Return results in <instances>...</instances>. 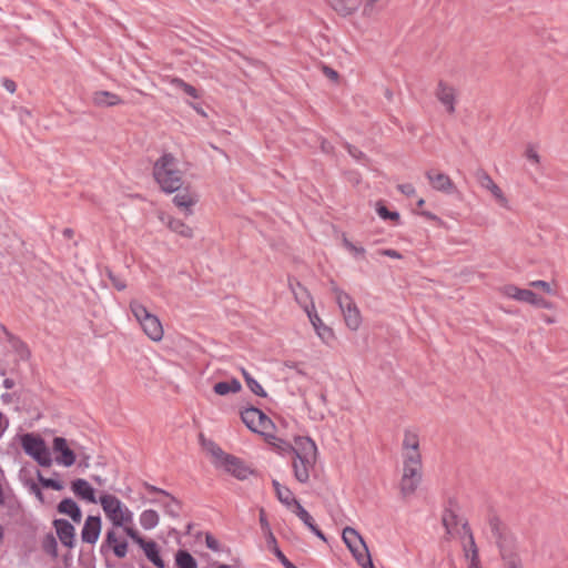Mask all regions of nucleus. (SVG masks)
Here are the masks:
<instances>
[{
  "label": "nucleus",
  "instance_id": "nucleus-1",
  "mask_svg": "<svg viewBox=\"0 0 568 568\" xmlns=\"http://www.w3.org/2000/svg\"><path fill=\"white\" fill-rule=\"evenodd\" d=\"M285 444L288 452L294 455L293 470L296 480L305 484L310 479V470L314 468L317 459V447L310 437H295V445H291L285 440H280Z\"/></svg>",
  "mask_w": 568,
  "mask_h": 568
},
{
  "label": "nucleus",
  "instance_id": "nucleus-2",
  "mask_svg": "<svg viewBox=\"0 0 568 568\" xmlns=\"http://www.w3.org/2000/svg\"><path fill=\"white\" fill-rule=\"evenodd\" d=\"M488 525L496 545L499 548L505 568H524L519 556L515 551L514 536L493 510L488 514Z\"/></svg>",
  "mask_w": 568,
  "mask_h": 568
},
{
  "label": "nucleus",
  "instance_id": "nucleus-3",
  "mask_svg": "<svg viewBox=\"0 0 568 568\" xmlns=\"http://www.w3.org/2000/svg\"><path fill=\"white\" fill-rule=\"evenodd\" d=\"M153 176L165 193H174L182 189V172L178 169V160L172 153H164L155 161Z\"/></svg>",
  "mask_w": 568,
  "mask_h": 568
},
{
  "label": "nucleus",
  "instance_id": "nucleus-4",
  "mask_svg": "<svg viewBox=\"0 0 568 568\" xmlns=\"http://www.w3.org/2000/svg\"><path fill=\"white\" fill-rule=\"evenodd\" d=\"M207 449L216 459V465L223 467L227 473L232 474L235 478L244 480L253 470L245 465L239 457L223 452L215 443L209 442Z\"/></svg>",
  "mask_w": 568,
  "mask_h": 568
},
{
  "label": "nucleus",
  "instance_id": "nucleus-5",
  "mask_svg": "<svg viewBox=\"0 0 568 568\" xmlns=\"http://www.w3.org/2000/svg\"><path fill=\"white\" fill-rule=\"evenodd\" d=\"M343 540L353 554L357 564L363 568H375L371 558V554L363 537L353 527L343 529Z\"/></svg>",
  "mask_w": 568,
  "mask_h": 568
},
{
  "label": "nucleus",
  "instance_id": "nucleus-6",
  "mask_svg": "<svg viewBox=\"0 0 568 568\" xmlns=\"http://www.w3.org/2000/svg\"><path fill=\"white\" fill-rule=\"evenodd\" d=\"M130 308L142 327L143 332L154 342H159L163 337V327L154 314L150 313L144 305L133 301Z\"/></svg>",
  "mask_w": 568,
  "mask_h": 568
},
{
  "label": "nucleus",
  "instance_id": "nucleus-7",
  "mask_svg": "<svg viewBox=\"0 0 568 568\" xmlns=\"http://www.w3.org/2000/svg\"><path fill=\"white\" fill-rule=\"evenodd\" d=\"M332 292L335 295L336 303L338 304L344 316L345 324L352 331H357L362 324V316L358 307L353 298L342 291L334 281H331Z\"/></svg>",
  "mask_w": 568,
  "mask_h": 568
},
{
  "label": "nucleus",
  "instance_id": "nucleus-8",
  "mask_svg": "<svg viewBox=\"0 0 568 568\" xmlns=\"http://www.w3.org/2000/svg\"><path fill=\"white\" fill-rule=\"evenodd\" d=\"M99 503L113 526L123 527L132 521V513L123 506L116 496L103 494L100 496Z\"/></svg>",
  "mask_w": 568,
  "mask_h": 568
},
{
  "label": "nucleus",
  "instance_id": "nucleus-9",
  "mask_svg": "<svg viewBox=\"0 0 568 568\" xmlns=\"http://www.w3.org/2000/svg\"><path fill=\"white\" fill-rule=\"evenodd\" d=\"M21 446L24 453L31 456L40 466H51V454L40 436L30 433L24 434L21 437Z\"/></svg>",
  "mask_w": 568,
  "mask_h": 568
},
{
  "label": "nucleus",
  "instance_id": "nucleus-10",
  "mask_svg": "<svg viewBox=\"0 0 568 568\" xmlns=\"http://www.w3.org/2000/svg\"><path fill=\"white\" fill-rule=\"evenodd\" d=\"M504 294L519 302H525L540 308H551V303L541 296H538L530 290L519 288L515 285H506Z\"/></svg>",
  "mask_w": 568,
  "mask_h": 568
},
{
  "label": "nucleus",
  "instance_id": "nucleus-11",
  "mask_svg": "<svg viewBox=\"0 0 568 568\" xmlns=\"http://www.w3.org/2000/svg\"><path fill=\"white\" fill-rule=\"evenodd\" d=\"M422 480V463L417 465L404 464V473L400 480L403 496L415 493Z\"/></svg>",
  "mask_w": 568,
  "mask_h": 568
},
{
  "label": "nucleus",
  "instance_id": "nucleus-12",
  "mask_svg": "<svg viewBox=\"0 0 568 568\" xmlns=\"http://www.w3.org/2000/svg\"><path fill=\"white\" fill-rule=\"evenodd\" d=\"M52 449L55 454V462L65 467H70L75 463V453L68 446V442L63 437H54Z\"/></svg>",
  "mask_w": 568,
  "mask_h": 568
},
{
  "label": "nucleus",
  "instance_id": "nucleus-13",
  "mask_svg": "<svg viewBox=\"0 0 568 568\" xmlns=\"http://www.w3.org/2000/svg\"><path fill=\"white\" fill-rule=\"evenodd\" d=\"M462 530H463V536H460V539H462V544H463V551H464L465 558L469 562L479 560L478 547L475 542L473 531H471L467 520L462 523Z\"/></svg>",
  "mask_w": 568,
  "mask_h": 568
},
{
  "label": "nucleus",
  "instance_id": "nucleus-14",
  "mask_svg": "<svg viewBox=\"0 0 568 568\" xmlns=\"http://www.w3.org/2000/svg\"><path fill=\"white\" fill-rule=\"evenodd\" d=\"M457 510H458V503L455 498L450 497L447 500V505L445 506L443 516H442V524L445 527L446 535H447L446 539H449V537L453 535V530L459 524Z\"/></svg>",
  "mask_w": 568,
  "mask_h": 568
},
{
  "label": "nucleus",
  "instance_id": "nucleus-15",
  "mask_svg": "<svg viewBox=\"0 0 568 568\" xmlns=\"http://www.w3.org/2000/svg\"><path fill=\"white\" fill-rule=\"evenodd\" d=\"M426 178L428 179L433 189H435L436 191L446 194H452L457 191L452 179L445 173H440L435 170H429L426 172Z\"/></svg>",
  "mask_w": 568,
  "mask_h": 568
},
{
  "label": "nucleus",
  "instance_id": "nucleus-16",
  "mask_svg": "<svg viewBox=\"0 0 568 568\" xmlns=\"http://www.w3.org/2000/svg\"><path fill=\"white\" fill-rule=\"evenodd\" d=\"M100 516H88L81 530V539L87 544H95L101 534Z\"/></svg>",
  "mask_w": 568,
  "mask_h": 568
},
{
  "label": "nucleus",
  "instance_id": "nucleus-17",
  "mask_svg": "<svg viewBox=\"0 0 568 568\" xmlns=\"http://www.w3.org/2000/svg\"><path fill=\"white\" fill-rule=\"evenodd\" d=\"M53 527L61 544L68 548H73L75 544V529L67 519H54Z\"/></svg>",
  "mask_w": 568,
  "mask_h": 568
},
{
  "label": "nucleus",
  "instance_id": "nucleus-18",
  "mask_svg": "<svg viewBox=\"0 0 568 568\" xmlns=\"http://www.w3.org/2000/svg\"><path fill=\"white\" fill-rule=\"evenodd\" d=\"M475 176L477 179V182L480 184L481 187L487 189L491 192V194L495 196V199L499 202L500 205L506 206L507 205V199L504 195L500 187L493 181L490 175L483 169H478L475 173Z\"/></svg>",
  "mask_w": 568,
  "mask_h": 568
},
{
  "label": "nucleus",
  "instance_id": "nucleus-19",
  "mask_svg": "<svg viewBox=\"0 0 568 568\" xmlns=\"http://www.w3.org/2000/svg\"><path fill=\"white\" fill-rule=\"evenodd\" d=\"M436 98L446 106L448 113L455 112V90L444 81H439L435 91Z\"/></svg>",
  "mask_w": 568,
  "mask_h": 568
},
{
  "label": "nucleus",
  "instance_id": "nucleus-20",
  "mask_svg": "<svg viewBox=\"0 0 568 568\" xmlns=\"http://www.w3.org/2000/svg\"><path fill=\"white\" fill-rule=\"evenodd\" d=\"M71 489L79 498L92 504L98 503L93 487L85 479L78 478L73 480L71 483Z\"/></svg>",
  "mask_w": 568,
  "mask_h": 568
},
{
  "label": "nucleus",
  "instance_id": "nucleus-21",
  "mask_svg": "<svg viewBox=\"0 0 568 568\" xmlns=\"http://www.w3.org/2000/svg\"><path fill=\"white\" fill-rule=\"evenodd\" d=\"M305 310L307 312V315H308V318H310L312 325L314 326V328H315L317 335L321 337V339L327 343L331 338H333L334 333H333L332 328H329L322 322L321 317L317 315V313L314 310V305H312V311L308 310L307 306H305Z\"/></svg>",
  "mask_w": 568,
  "mask_h": 568
},
{
  "label": "nucleus",
  "instance_id": "nucleus-22",
  "mask_svg": "<svg viewBox=\"0 0 568 568\" xmlns=\"http://www.w3.org/2000/svg\"><path fill=\"white\" fill-rule=\"evenodd\" d=\"M294 514L304 523V525L320 539L326 541V537L323 531L317 527L314 523L313 517L310 513L301 505V503H296V508L293 509Z\"/></svg>",
  "mask_w": 568,
  "mask_h": 568
},
{
  "label": "nucleus",
  "instance_id": "nucleus-23",
  "mask_svg": "<svg viewBox=\"0 0 568 568\" xmlns=\"http://www.w3.org/2000/svg\"><path fill=\"white\" fill-rule=\"evenodd\" d=\"M57 509L60 514L69 516L77 524L82 519V511L72 498H63L58 504Z\"/></svg>",
  "mask_w": 568,
  "mask_h": 568
},
{
  "label": "nucleus",
  "instance_id": "nucleus-24",
  "mask_svg": "<svg viewBox=\"0 0 568 568\" xmlns=\"http://www.w3.org/2000/svg\"><path fill=\"white\" fill-rule=\"evenodd\" d=\"M140 547L143 549L146 558L158 568H164L165 564L160 555V549L154 540H144Z\"/></svg>",
  "mask_w": 568,
  "mask_h": 568
},
{
  "label": "nucleus",
  "instance_id": "nucleus-25",
  "mask_svg": "<svg viewBox=\"0 0 568 568\" xmlns=\"http://www.w3.org/2000/svg\"><path fill=\"white\" fill-rule=\"evenodd\" d=\"M105 545L111 547L113 554L118 558H124L128 554V542L125 540L119 541L114 529H110L105 535Z\"/></svg>",
  "mask_w": 568,
  "mask_h": 568
},
{
  "label": "nucleus",
  "instance_id": "nucleus-26",
  "mask_svg": "<svg viewBox=\"0 0 568 568\" xmlns=\"http://www.w3.org/2000/svg\"><path fill=\"white\" fill-rule=\"evenodd\" d=\"M272 485L274 487L275 494L280 503L285 505L286 507H294L296 508V503H300L293 495L292 490L281 485L276 479L272 480Z\"/></svg>",
  "mask_w": 568,
  "mask_h": 568
},
{
  "label": "nucleus",
  "instance_id": "nucleus-27",
  "mask_svg": "<svg viewBox=\"0 0 568 568\" xmlns=\"http://www.w3.org/2000/svg\"><path fill=\"white\" fill-rule=\"evenodd\" d=\"M197 202V196L194 193L189 192L187 189H184L183 192H179L173 197V203L184 210L185 214L189 215L192 213L191 207Z\"/></svg>",
  "mask_w": 568,
  "mask_h": 568
},
{
  "label": "nucleus",
  "instance_id": "nucleus-28",
  "mask_svg": "<svg viewBox=\"0 0 568 568\" xmlns=\"http://www.w3.org/2000/svg\"><path fill=\"white\" fill-rule=\"evenodd\" d=\"M363 0H329V4L338 14L346 17L355 12Z\"/></svg>",
  "mask_w": 568,
  "mask_h": 568
},
{
  "label": "nucleus",
  "instance_id": "nucleus-29",
  "mask_svg": "<svg viewBox=\"0 0 568 568\" xmlns=\"http://www.w3.org/2000/svg\"><path fill=\"white\" fill-rule=\"evenodd\" d=\"M92 100L97 106H114L123 102L118 94L109 91L94 92Z\"/></svg>",
  "mask_w": 568,
  "mask_h": 568
},
{
  "label": "nucleus",
  "instance_id": "nucleus-30",
  "mask_svg": "<svg viewBox=\"0 0 568 568\" xmlns=\"http://www.w3.org/2000/svg\"><path fill=\"white\" fill-rule=\"evenodd\" d=\"M213 389L217 395L224 396L229 393L240 392L242 389V385L236 378H233L231 381L216 383Z\"/></svg>",
  "mask_w": 568,
  "mask_h": 568
},
{
  "label": "nucleus",
  "instance_id": "nucleus-31",
  "mask_svg": "<svg viewBox=\"0 0 568 568\" xmlns=\"http://www.w3.org/2000/svg\"><path fill=\"white\" fill-rule=\"evenodd\" d=\"M168 227L172 232H174L185 239L193 237V230L179 219L170 217L168 221Z\"/></svg>",
  "mask_w": 568,
  "mask_h": 568
},
{
  "label": "nucleus",
  "instance_id": "nucleus-32",
  "mask_svg": "<svg viewBox=\"0 0 568 568\" xmlns=\"http://www.w3.org/2000/svg\"><path fill=\"white\" fill-rule=\"evenodd\" d=\"M175 564L178 568H197V562L194 557L184 549L176 551Z\"/></svg>",
  "mask_w": 568,
  "mask_h": 568
},
{
  "label": "nucleus",
  "instance_id": "nucleus-33",
  "mask_svg": "<svg viewBox=\"0 0 568 568\" xmlns=\"http://www.w3.org/2000/svg\"><path fill=\"white\" fill-rule=\"evenodd\" d=\"M256 414H257L256 407H248L241 413L242 422L247 426L248 429H251L254 433H257Z\"/></svg>",
  "mask_w": 568,
  "mask_h": 568
},
{
  "label": "nucleus",
  "instance_id": "nucleus-34",
  "mask_svg": "<svg viewBox=\"0 0 568 568\" xmlns=\"http://www.w3.org/2000/svg\"><path fill=\"white\" fill-rule=\"evenodd\" d=\"M141 526L149 530L154 528L159 524V515L153 509H146L140 515Z\"/></svg>",
  "mask_w": 568,
  "mask_h": 568
},
{
  "label": "nucleus",
  "instance_id": "nucleus-35",
  "mask_svg": "<svg viewBox=\"0 0 568 568\" xmlns=\"http://www.w3.org/2000/svg\"><path fill=\"white\" fill-rule=\"evenodd\" d=\"M165 497L170 499L166 503L162 501L165 514L173 518H178L180 516V511L182 509V503L180 500H178L175 497H173L171 494H170V496H165Z\"/></svg>",
  "mask_w": 568,
  "mask_h": 568
},
{
  "label": "nucleus",
  "instance_id": "nucleus-36",
  "mask_svg": "<svg viewBox=\"0 0 568 568\" xmlns=\"http://www.w3.org/2000/svg\"><path fill=\"white\" fill-rule=\"evenodd\" d=\"M376 212L383 220H390L396 224H398L400 221L399 213L396 211H389L382 201L376 203Z\"/></svg>",
  "mask_w": 568,
  "mask_h": 568
},
{
  "label": "nucleus",
  "instance_id": "nucleus-37",
  "mask_svg": "<svg viewBox=\"0 0 568 568\" xmlns=\"http://www.w3.org/2000/svg\"><path fill=\"white\" fill-rule=\"evenodd\" d=\"M171 83H172V85L182 90L185 94L192 97L193 99L200 98L197 89L194 88L193 85L186 83L184 80H182L180 78H173L171 80Z\"/></svg>",
  "mask_w": 568,
  "mask_h": 568
},
{
  "label": "nucleus",
  "instance_id": "nucleus-38",
  "mask_svg": "<svg viewBox=\"0 0 568 568\" xmlns=\"http://www.w3.org/2000/svg\"><path fill=\"white\" fill-rule=\"evenodd\" d=\"M257 433L267 436V429L273 428L274 424L270 417H267L261 409L257 408Z\"/></svg>",
  "mask_w": 568,
  "mask_h": 568
},
{
  "label": "nucleus",
  "instance_id": "nucleus-39",
  "mask_svg": "<svg viewBox=\"0 0 568 568\" xmlns=\"http://www.w3.org/2000/svg\"><path fill=\"white\" fill-rule=\"evenodd\" d=\"M42 549L44 552L52 556L53 558L58 557V542H57L55 537L52 534H48L43 538Z\"/></svg>",
  "mask_w": 568,
  "mask_h": 568
},
{
  "label": "nucleus",
  "instance_id": "nucleus-40",
  "mask_svg": "<svg viewBox=\"0 0 568 568\" xmlns=\"http://www.w3.org/2000/svg\"><path fill=\"white\" fill-rule=\"evenodd\" d=\"M37 477L43 488H50V489H54V490L63 489V484L61 481L53 479V478L43 477V475L41 474L40 470H38Z\"/></svg>",
  "mask_w": 568,
  "mask_h": 568
},
{
  "label": "nucleus",
  "instance_id": "nucleus-41",
  "mask_svg": "<svg viewBox=\"0 0 568 568\" xmlns=\"http://www.w3.org/2000/svg\"><path fill=\"white\" fill-rule=\"evenodd\" d=\"M290 287H291L296 301L300 304L305 303L306 300L310 297L308 292L300 282H296L295 285L290 283Z\"/></svg>",
  "mask_w": 568,
  "mask_h": 568
},
{
  "label": "nucleus",
  "instance_id": "nucleus-42",
  "mask_svg": "<svg viewBox=\"0 0 568 568\" xmlns=\"http://www.w3.org/2000/svg\"><path fill=\"white\" fill-rule=\"evenodd\" d=\"M403 448L419 449L418 435L410 430H405L403 439Z\"/></svg>",
  "mask_w": 568,
  "mask_h": 568
},
{
  "label": "nucleus",
  "instance_id": "nucleus-43",
  "mask_svg": "<svg viewBox=\"0 0 568 568\" xmlns=\"http://www.w3.org/2000/svg\"><path fill=\"white\" fill-rule=\"evenodd\" d=\"M404 452V464L417 465L422 463V455L419 449L403 448Z\"/></svg>",
  "mask_w": 568,
  "mask_h": 568
},
{
  "label": "nucleus",
  "instance_id": "nucleus-44",
  "mask_svg": "<svg viewBox=\"0 0 568 568\" xmlns=\"http://www.w3.org/2000/svg\"><path fill=\"white\" fill-rule=\"evenodd\" d=\"M246 386L250 388V390H251L253 394H255V395H257V396H260V397H266V396H267V394H266V392L264 390V388H263V387L261 386V384H260L256 379H254V378L248 379V381H247Z\"/></svg>",
  "mask_w": 568,
  "mask_h": 568
},
{
  "label": "nucleus",
  "instance_id": "nucleus-45",
  "mask_svg": "<svg viewBox=\"0 0 568 568\" xmlns=\"http://www.w3.org/2000/svg\"><path fill=\"white\" fill-rule=\"evenodd\" d=\"M108 277L110 278L112 285L118 291H123L126 287L125 281L115 275L111 270L106 271Z\"/></svg>",
  "mask_w": 568,
  "mask_h": 568
},
{
  "label": "nucleus",
  "instance_id": "nucleus-46",
  "mask_svg": "<svg viewBox=\"0 0 568 568\" xmlns=\"http://www.w3.org/2000/svg\"><path fill=\"white\" fill-rule=\"evenodd\" d=\"M343 244L344 246L352 253L356 254V255H364L365 254V248L363 246H356L354 245L351 241L347 240L346 236L343 237Z\"/></svg>",
  "mask_w": 568,
  "mask_h": 568
},
{
  "label": "nucleus",
  "instance_id": "nucleus-47",
  "mask_svg": "<svg viewBox=\"0 0 568 568\" xmlns=\"http://www.w3.org/2000/svg\"><path fill=\"white\" fill-rule=\"evenodd\" d=\"M125 534L139 546L144 542V538L139 534V531L131 527H124Z\"/></svg>",
  "mask_w": 568,
  "mask_h": 568
},
{
  "label": "nucleus",
  "instance_id": "nucleus-48",
  "mask_svg": "<svg viewBox=\"0 0 568 568\" xmlns=\"http://www.w3.org/2000/svg\"><path fill=\"white\" fill-rule=\"evenodd\" d=\"M530 286L540 288L547 294H554V290L551 288L550 284L546 281H541V280L532 281V282H530Z\"/></svg>",
  "mask_w": 568,
  "mask_h": 568
},
{
  "label": "nucleus",
  "instance_id": "nucleus-49",
  "mask_svg": "<svg viewBox=\"0 0 568 568\" xmlns=\"http://www.w3.org/2000/svg\"><path fill=\"white\" fill-rule=\"evenodd\" d=\"M274 554L285 568H298L292 564L277 547L274 548Z\"/></svg>",
  "mask_w": 568,
  "mask_h": 568
},
{
  "label": "nucleus",
  "instance_id": "nucleus-50",
  "mask_svg": "<svg viewBox=\"0 0 568 568\" xmlns=\"http://www.w3.org/2000/svg\"><path fill=\"white\" fill-rule=\"evenodd\" d=\"M345 148H346L347 152L349 153V155L353 156L354 159L362 160L365 158V154L361 150H358L356 146H354L349 143H345Z\"/></svg>",
  "mask_w": 568,
  "mask_h": 568
},
{
  "label": "nucleus",
  "instance_id": "nucleus-51",
  "mask_svg": "<svg viewBox=\"0 0 568 568\" xmlns=\"http://www.w3.org/2000/svg\"><path fill=\"white\" fill-rule=\"evenodd\" d=\"M322 71L325 74V77L328 78L333 82H336L339 78L338 72L328 65H323Z\"/></svg>",
  "mask_w": 568,
  "mask_h": 568
},
{
  "label": "nucleus",
  "instance_id": "nucleus-52",
  "mask_svg": "<svg viewBox=\"0 0 568 568\" xmlns=\"http://www.w3.org/2000/svg\"><path fill=\"white\" fill-rule=\"evenodd\" d=\"M397 189L406 196H413L416 193L414 185L410 183L398 184Z\"/></svg>",
  "mask_w": 568,
  "mask_h": 568
},
{
  "label": "nucleus",
  "instance_id": "nucleus-53",
  "mask_svg": "<svg viewBox=\"0 0 568 568\" xmlns=\"http://www.w3.org/2000/svg\"><path fill=\"white\" fill-rule=\"evenodd\" d=\"M205 544H206L207 548H210L214 551L219 550V548H220L219 541L212 535H206Z\"/></svg>",
  "mask_w": 568,
  "mask_h": 568
},
{
  "label": "nucleus",
  "instance_id": "nucleus-54",
  "mask_svg": "<svg viewBox=\"0 0 568 568\" xmlns=\"http://www.w3.org/2000/svg\"><path fill=\"white\" fill-rule=\"evenodd\" d=\"M2 85H3V88H4L8 92H10V93H14V92H16V90H17V84H16V82H14L13 80H11V79H8V78H4V79L2 80Z\"/></svg>",
  "mask_w": 568,
  "mask_h": 568
},
{
  "label": "nucleus",
  "instance_id": "nucleus-55",
  "mask_svg": "<svg viewBox=\"0 0 568 568\" xmlns=\"http://www.w3.org/2000/svg\"><path fill=\"white\" fill-rule=\"evenodd\" d=\"M379 254L384 255V256L392 257V258H402V254L398 251L393 250V248L381 250Z\"/></svg>",
  "mask_w": 568,
  "mask_h": 568
},
{
  "label": "nucleus",
  "instance_id": "nucleus-56",
  "mask_svg": "<svg viewBox=\"0 0 568 568\" xmlns=\"http://www.w3.org/2000/svg\"><path fill=\"white\" fill-rule=\"evenodd\" d=\"M144 487H145V488H146V490H148L149 493H151V494H161V495H163V496H170V493H168V491H165V490H163V489H161V488H158V487H155V486H153V485H150V484H148V483H144Z\"/></svg>",
  "mask_w": 568,
  "mask_h": 568
},
{
  "label": "nucleus",
  "instance_id": "nucleus-57",
  "mask_svg": "<svg viewBox=\"0 0 568 568\" xmlns=\"http://www.w3.org/2000/svg\"><path fill=\"white\" fill-rule=\"evenodd\" d=\"M526 156L529 161H532L535 163H539V155L538 153L532 149L528 148L526 151Z\"/></svg>",
  "mask_w": 568,
  "mask_h": 568
},
{
  "label": "nucleus",
  "instance_id": "nucleus-58",
  "mask_svg": "<svg viewBox=\"0 0 568 568\" xmlns=\"http://www.w3.org/2000/svg\"><path fill=\"white\" fill-rule=\"evenodd\" d=\"M260 524L263 530H270V525L263 508L260 510Z\"/></svg>",
  "mask_w": 568,
  "mask_h": 568
},
{
  "label": "nucleus",
  "instance_id": "nucleus-59",
  "mask_svg": "<svg viewBox=\"0 0 568 568\" xmlns=\"http://www.w3.org/2000/svg\"><path fill=\"white\" fill-rule=\"evenodd\" d=\"M31 491L36 495L40 503H44V496L37 484L31 485Z\"/></svg>",
  "mask_w": 568,
  "mask_h": 568
},
{
  "label": "nucleus",
  "instance_id": "nucleus-60",
  "mask_svg": "<svg viewBox=\"0 0 568 568\" xmlns=\"http://www.w3.org/2000/svg\"><path fill=\"white\" fill-rule=\"evenodd\" d=\"M364 1V10H363V13L368 16L371 14L373 8H374V4L377 0H363Z\"/></svg>",
  "mask_w": 568,
  "mask_h": 568
},
{
  "label": "nucleus",
  "instance_id": "nucleus-61",
  "mask_svg": "<svg viewBox=\"0 0 568 568\" xmlns=\"http://www.w3.org/2000/svg\"><path fill=\"white\" fill-rule=\"evenodd\" d=\"M321 149L324 153H327V154H331L334 151V146L326 140L322 141Z\"/></svg>",
  "mask_w": 568,
  "mask_h": 568
},
{
  "label": "nucleus",
  "instance_id": "nucleus-62",
  "mask_svg": "<svg viewBox=\"0 0 568 568\" xmlns=\"http://www.w3.org/2000/svg\"><path fill=\"white\" fill-rule=\"evenodd\" d=\"M419 214L423 215L424 217H426L427 220L435 221L438 223L442 222V220L437 215H435L434 213H432L429 211H422Z\"/></svg>",
  "mask_w": 568,
  "mask_h": 568
},
{
  "label": "nucleus",
  "instance_id": "nucleus-63",
  "mask_svg": "<svg viewBox=\"0 0 568 568\" xmlns=\"http://www.w3.org/2000/svg\"><path fill=\"white\" fill-rule=\"evenodd\" d=\"M190 105L196 111V113H199L200 115L206 118L207 114L206 112L204 111V109L202 108L201 104L199 103H190Z\"/></svg>",
  "mask_w": 568,
  "mask_h": 568
},
{
  "label": "nucleus",
  "instance_id": "nucleus-64",
  "mask_svg": "<svg viewBox=\"0 0 568 568\" xmlns=\"http://www.w3.org/2000/svg\"><path fill=\"white\" fill-rule=\"evenodd\" d=\"M271 438H272V439H274V440L276 442V443H273V445H274V446H276V447H277V448H280V449H283V450H287V452H288V449H287L286 445L280 442V440H282L281 438H277V437H275V436H271Z\"/></svg>",
  "mask_w": 568,
  "mask_h": 568
}]
</instances>
